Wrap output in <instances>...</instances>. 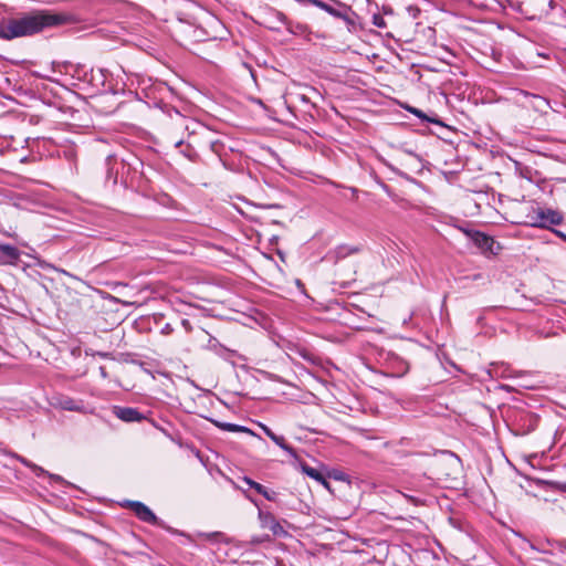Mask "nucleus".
I'll return each mask as SVG.
<instances>
[{"instance_id":"f257e3e1","label":"nucleus","mask_w":566,"mask_h":566,"mask_svg":"<svg viewBox=\"0 0 566 566\" xmlns=\"http://www.w3.org/2000/svg\"><path fill=\"white\" fill-rule=\"evenodd\" d=\"M67 22V17L51 11H36L19 18H11L0 22V39L13 40L31 36L46 28L62 25Z\"/></svg>"},{"instance_id":"f03ea898","label":"nucleus","mask_w":566,"mask_h":566,"mask_svg":"<svg viewBox=\"0 0 566 566\" xmlns=\"http://www.w3.org/2000/svg\"><path fill=\"white\" fill-rule=\"evenodd\" d=\"M530 226L551 230V226H559L564 221L563 214L553 209L538 208L528 216Z\"/></svg>"},{"instance_id":"7ed1b4c3","label":"nucleus","mask_w":566,"mask_h":566,"mask_svg":"<svg viewBox=\"0 0 566 566\" xmlns=\"http://www.w3.org/2000/svg\"><path fill=\"white\" fill-rule=\"evenodd\" d=\"M264 25L273 31H280L284 27L291 33H297L293 28V22L287 17L273 8H269L264 12Z\"/></svg>"},{"instance_id":"20e7f679","label":"nucleus","mask_w":566,"mask_h":566,"mask_svg":"<svg viewBox=\"0 0 566 566\" xmlns=\"http://www.w3.org/2000/svg\"><path fill=\"white\" fill-rule=\"evenodd\" d=\"M467 234L484 254L489 253L495 255L500 250V245L495 242V240L485 233L479 231H468Z\"/></svg>"},{"instance_id":"39448f33","label":"nucleus","mask_w":566,"mask_h":566,"mask_svg":"<svg viewBox=\"0 0 566 566\" xmlns=\"http://www.w3.org/2000/svg\"><path fill=\"white\" fill-rule=\"evenodd\" d=\"M126 506L129 507L140 521L153 525L160 524L159 518L144 503L138 501H127Z\"/></svg>"},{"instance_id":"423d86ee","label":"nucleus","mask_w":566,"mask_h":566,"mask_svg":"<svg viewBox=\"0 0 566 566\" xmlns=\"http://www.w3.org/2000/svg\"><path fill=\"white\" fill-rule=\"evenodd\" d=\"M259 520L262 528L270 530L273 535L282 536L286 532L271 512L259 510Z\"/></svg>"},{"instance_id":"0eeeda50","label":"nucleus","mask_w":566,"mask_h":566,"mask_svg":"<svg viewBox=\"0 0 566 566\" xmlns=\"http://www.w3.org/2000/svg\"><path fill=\"white\" fill-rule=\"evenodd\" d=\"M114 415L125 422H138L144 419L143 415L135 408L115 406Z\"/></svg>"},{"instance_id":"6e6552de","label":"nucleus","mask_w":566,"mask_h":566,"mask_svg":"<svg viewBox=\"0 0 566 566\" xmlns=\"http://www.w3.org/2000/svg\"><path fill=\"white\" fill-rule=\"evenodd\" d=\"M360 251V245L339 244L334 250L329 251L328 255L334 260V262H338L352 254L359 253Z\"/></svg>"},{"instance_id":"1a4fd4ad","label":"nucleus","mask_w":566,"mask_h":566,"mask_svg":"<svg viewBox=\"0 0 566 566\" xmlns=\"http://www.w3.org/2000/svg\"><path fill=\"white\" fill-rule=\"evenodd\" d=\"M55 407L67 410V411H76L81 413L90 412L87 408L83 405L82 401L75 400L71 397H61L56 400Z\"/></svg>"},{"instance_id":"9d476101","label":"nucleus","mask_w":566,"mask_h":566,"mask_svg":"<svg viewBox=\"0 0 566 566\" xmlns=\"http://www.w3.org/2000/svg\"><path fill=\"white\" fill-rule=\"evenodd\" d=\"M20 254L18 248L11 244L0 243V261L2 263L13 264L20 259Z\"/></svg>"},{"instance_id":"9b49d317","label":"nucleus","mask_w":566,"mask_h":566,"mask_svg":"<svg viewBox=\"0 0 566 566\" xmlns=\"http://www.w3.org/2000/svg\"><path fill=\"white\" fill-rule=\"evenodd\" d=\"M264 433L282 450L287 452L292 458L297 459L296 451L286 443L285 438L282 436L275 434L269 427H263Z\"/></svg>"},{"instance_id":"f8f14e48","label":"nucleus","mask_w":566,"mask_h":566,"mask_svg":"<svg viewBox=\"0 0 566 566\" xmlns=\"http://www.w3.org/2000/svg\"><path fill=\"white\" fill-rule=\"evenodd\" d=\"M243 481L252 489H254L259 494H262L269 501H276V492L271 491L263 486L262 484L253 481L250 478H244Z\"/></svg>"},{"instance_id":"ddd939ff","label":"nucleus","mask_w":566,"mask_h":566,"mask_svg":"<svg viewBox=\"0 0 566 566\" xmlns=\"http://www.w3.org/2000/svg\"><path fill=\"white\" fill-rule=\"evenodd\" d=\"M302 471L310 478L314 479L315 481L322 483L324 486H328V483L325 479V476L317 471L316 469L308 467L307 464H302Z\"/></svg>"},{"instance_id":"4468645a","label":"nucleus","mask_w":566,"mask_h":566,"mask_svg":"<svg viewBox=\"0 0 566 566\" xmlns=\"http://www.w3.org/2000/svg\"><path fill=\"white\" fill-rule=\"evenodd\" d=\"M216 424L221 428L222 430H226V431H229V432H249L251 433V430L243 427V426H239V424H235V423H229V422H216Z\"/></svg>"},{"instance_id":"2eb2a0df","label":"nucleus","mask_w":566,"mask_h":566,"mask_svg":"<svg viewBox=\"0 0 566 566\" xmlns=\"http://www.w3.org/2000/svg\"><path fill=\"white\" fill-rule=\"evenodd\" d=\"M201 537L213 541V542H228L227 536L221 532H211V533H202L200 534Z\"/></svg>"},{"instance_id":"dca6fc26","label":"nucleus","mask_w":566,"mask_h":566,"mask_svg":"<svg viewBox=\"0 0 566 566\" xmlns=\"http://www.w3.org/2000/svg\"><path fill=\"white\" fill-rule=\"evenodd\" d=\"M19 460L23 465L30 468L38 476L46 473L42 468L32 463L31 461L27 460L25 458H19Z\"/></svg>"},{"instance_id":"f3484780","label":"nucleus","mask_w":566,"mask_h":566,"mask_svg":"<svg viewBox=\"0 0 566 566\" xmlns=\"http://www.w3.org/2000/svg\"><path fill=\"white\" fill-rule=\"evenodd\" d=\"M371 23L375 27L380 28V29H385L387 27V23H386L384 17L379 13L373 14Z\"/></svg>"},{"instance_id":"a211bd4d","label":"nucleus","mask_w":566,"mask_h":566,"mask_svg":"<svg viewBox=\"0 0 566 566\" xmlns=\"http://www.w3.org/2000/svg\"><path fill=\"white\" fill-rule=\"evenodd\" d=\"M524 94H525V96H527V97H532L533 99H535V101L537 102V103L535 104V106H536L537 108H542V107H544V106H547V105H548L547 99H545V98H543V97H541V96L533 95V94H528V93H524Z\"/></svg>"},{"instance_id":"6ab92c4d","label":"nucleus","mask_w":566,"mask_h":566,"mask_svg":"<svg viewBox=\"0 0 566 566\" xmlns=\"http://www.w3.org/2000/svg\"><path fill=\"white\" fill-rule=\"evenodd\" d=\"M413 115H416L417 117L421 118V119H426L428 122H431V123H436L438 124L439 120L437 119H431L429 118L422 111L418 109V108H410L409 109Z\"/></svg>"},{"instance_id":"aec40b11","label":"nucleus","mask_w":566,"mask_h":566,"mask_svg":"<svg viewBox=\"0 0 566 566\" xmlns=\"http://www.w3.org/2000/svg\"><path fill=\"white\" fill-rule=\"evenodd\" d=\"M314 3H315L317 7H319V8L324 9L325 11H327V12H329V13H332V14H336L335 10H334L331 6H328L327 3L323 2V1L314 0Z\"/></svg>"},{"instance_id":"412c9836","label":"nucleus","mask_w":566,"mask_h":566,"mask_svg":"<svg viewBox=\"0 0 566 566\" xmlns=\"http://www.w3.org/2000/svg\"><path fill=\"white\" fill-rule=\"evenodd\" d=\"M552 486L557 491L566 493V482H553Z\"/></svg>"},{"instance_id":"4be33fe9","label":"nucleus","mask_w":566,"mask_h":566,"mask_svg":"<svg viewBox=\"0 0 566 566\" xmlns=\"http://www.w3.org/2000/svg\"><path fill=\"white\" fill-rule=\"evenodd\" d=\"M551 231L557 235L558 238H560L563 241L566 242V233H564L563 231L560 230H557V229H551Z\"/></svg>"},{"instance_id":"5701e85b","label":"nucleus","mask_w":566,"mask_h":566,"mask_svg":"<svg viewBox=\"0 0 566 566\" xmlns=\"http://www.w3.org/2000/svg\"><path fill=\"white\" fill-rule=\"evenodd\" d=\"M293 28H294L295 31H297L296 34H301L305 30L304 25L301 24V23H293Z\"/></svg>"},{"instance_id":"b1692460","label":"nucleus","mask_w":566,"mask_h":566,"mask_svg":"<svg viewBox=\"0 0 566 566\" xmlns=\"http://www.w3.org/2000/svg\"><path fill=\"white\" fill-rule=\"evenodd\" d=\"M266 539H268V536H266V537H264V541H266ZM262 542H263V538H261V537H253V538L251 539V543H252V544H260V543H262Z\"/></svg>"},{"instance_id":"393cba45","label":"nucleus","mask_w":566,"mask_h":566,"mask_svg":"<svg viewBox=\"0 0 566 566\" xmlns=\"http://www.w3.org/2000/svg\"><path fill=\"white\" fill-rule=\"evenodd\" d=\"M99 374L103 378H107L108 377V374L106 371V368L104 366H101L99 367Z\"/></svg>"},{"instance_id":"a878e982","label":"nucleus","mask_w":566,"mask_h":566,"mask_svg":"<svg viewBox=\"0 0 566 566\" xmlns=\"http://www.w3.org/2000/svg\"><path fill=\"white\" fill-rule=\"evenodd\" d=\"M96 355L102 357V358H109L111 357L109 353H104V352H97Z\"/></svg>"}]
</instances>
